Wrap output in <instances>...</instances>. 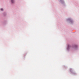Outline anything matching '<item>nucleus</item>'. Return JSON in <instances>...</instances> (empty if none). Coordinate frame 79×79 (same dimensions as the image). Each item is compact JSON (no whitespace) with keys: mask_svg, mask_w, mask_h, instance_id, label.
<instances>
[{"mask_svg":"<svg viewBox=\"0 0 79 79\" xmlns=\"http://www.w3.org/2000/svg\"><path fill=\"white\" fill-rule=\"evenodd\" d=\"M11 2H12V3H14V0H11Z\"/></svg>","mask_w":79,"mask_h":79,"instance_id":"nucleus-1","label":"nucleus"},{"mask_svg":"<svg viewBox=\"0 0 79 79\" xmlns=\"http://www.w3.org/2000/svg\"><path fill=\"white\" fill-rule=\"evenodd\" d=\"M1 11H3V9H1Z\"/></svg>","mask_w":79,"mask_h":79,"instance_id":"nucleus-2","label":"nucleus"}]
</instances>
